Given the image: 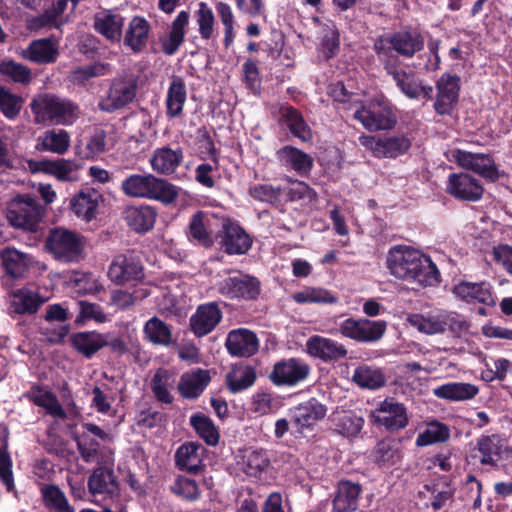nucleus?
Masks as SVG:
<instances>
[{"mask_svg":"<svg viewBox=\"0 0 512 512\" xmlns=\"http://www.w3.org/2000/svg\"><path fill=\"white\" fill-rule=\"evenodd\" d=\"M173 382L174 379L171 371L165 368L156 370L151 379L150 388L157 401L164 404H171L173 402L174 397L170 392Z\"/></svg>","mask_w":512,"mask_h":512,"instance_id":"46","label":"nucleus"},{"mask_svg":"<svg viewBox=\"0 0 512 512\" xmlns=\"http://www.w3.org/2000/svg\"><path fill=\"white\" fill-rule=\"evenodd\" d=\"M157 215V210L147 204L128 206L123 212V218L127 226L140 234L153 229Z\"/></svg>","mask_w":512,"mask_h":512,"instance_id":"23","label":"nucleus"},{"mask_svg":"<svg viewBox=\"0 0 512 512\" xmlns=\"http://www.w3.org/2000/svg\"><path fill=\"white\" fill-rule=\"evenodd\" d=\"M453 293L468 303H482L489 306L495 304L491 286L486 282H460L454 286Z\"/></svg>","mask_w":512,"mask_h":512,"instance_id":"31","label":"nucleus"},{"mask_svg":"<svg viewBox=\"0 0 512 512\" xmlns=\"http://www.w3.org/2000/svg\"><path fill=\"white\" fill-rule=\"evenodd\" d=\"M375 461L384 465H396L402 458V451L398 442L382 440L374 449Z\"/></svg>","mask_w":512,"mask_h":512,"instance_id":"54","label":"nucleus"},{"mask_svg":"<svg viewBox=\"0 0 512 512\" xmlns=\"http://www.w3.org/2000/svg\"><path fill=\"white\" fill-rule=\"evenodd\" d=\"M387 268L394 277L421 286L439 282V271L431 258L409 246L392 247L388 252Z\"/></svg>","mask_w":512,"mask_h":512,"instance_id":"1","label":"nucleus"},{"mask_svg":"<svg viewBox=\"0 0 512 512\" xmlns=\"http://www.w3.org/2000/svg\"><path fill=\"white\" fill-rule=\"evenodd\" d=\"M328 421L332 427L341 435L354 437L361 431L364 419L351 411H335L330 415Z\"/></svg>","mask_w":512,"mask_h":512,"instance_id":"39","label":"nucleus"},{"mask_svg":"<svg viewBox=\"0 0 512 512\" xmlns=\"http://www.w3.org/2000/svg\"><path fill=\"white\" fill-rule=\"evenodd\" d=\"M186 100L187 88L185 81L179 76H174L166 95V116L170 119L181 117Z\"/></svg>","mask_w":512,"mask_h":512,"instance_id":"35","label":"nucleus"},{"mask_svg":"<svg viewBox=\"0 0 512 512\" xmlns=\"http://www.w3.org/2000/svg\"><path fill=\"white\" fill-rule=\"evenodd\" d=\"M284 189L272 184H255L248 189V194L256 201L277 206L281 202Z\"/></svg>","mask_w":512,"mask_h":512,"instance_id":"55","label":"nucleus"},{"mask_svg":"<svg viewBox=\"0 0 512 512\" xmlns=\"http://www.w3.org/2000/svg\"><path fill=\"white\" fill-rule=\"evenodd\" d=\"M43 505L55 512H75L65 495L56 484H43L40 487Z\"/></svg>","mask_w":512,"mask_h":512,"instance_id":"44","label":"nucleus"},{"mask_svg":"<svg viewBox=\"0 0 512 512\" xmlns=\"http://www.w3.org/2000/svg\"><path fill=\"white\" fill-rule=\"evenodd\" d=\"M143 332L145 337L154 345L168 347L175 342L171 326L156 316L145 323Z\"/></svg>","mask_w":512,"mask_h":512,"instance_id":"43","label":"nucleus"},{"mask_svg":"<svg viewBox=\"0 0 512 512\" xmlns=\"http://www.w3.org/2000/svg\"><path fill=\"white\" fill-rule=\"evenodd\" d=\"M41 149L57 154H64L70 146V136L66 130H48L39 138Z\"/></svg>","mask_w":512,"mask_h":512,"instance_id":"52","label":"nucleus"},{"mask_svg":"<svg viewBox=\"0 0 512 512\" xmlns=\"http://www.w3.org/2000/svg\"><path fill=\"white\" fill-rule=\"evenodd\" d=\"M408 323L421 333L434 335L444 333L443 311H431L427 314H410Z\"/></svg>","mask_w":512,"mask_h":512,"instance_id":"40","label":"nucleus"},{"mask_svg":"<svg viewBox=\"0 0 512 512\" xmlns=\"http://www.w3.org/2000/svg\"><path fill=\"white\" fill-rule=\"evenodd\" d=\"M40 171L55 176L60 181L70 180V174L73 171L72 165L65 159L41 160L38 162Z\"/></svg>","mask_w":512,"mask_h":512,"instance_id":"62","label":"nucleus"},{"mask_svg":"<svg viewBox=\"0 0 512 512\" xmlns=\"http://www.w3.org/2000/svg\"><path fill=\"white\" fill-rule=\"evenodd\" d=\"M190 13L180 11L172 21L166 37L161 39V50L166 55H174L184 43L186 29L189 25Z\"/></svg>","mask_w":512,"mask_h":512,"instance_id":"28","label":"nucleus"},{"mask_svg":"<svg viewBox=\"0 0 512 512\" xmlns=\"http://www.w3.org/2000/svg\"><path fill=\"white\" fill-rule=\"evenodd\" d=\"M352 380L359 387L370 390L379 389L386 383L382 370L369 365L357 367L352 375Z\"/></svg>","mask_w":512,"mask_h":512,"instance_id":"47","label":"nucleus"},{"mask_svg":"<svg viewBox=\"0 0 512 512\" xmlns=\"http://www.w3.org/2000/svg\"><path fill=\"white\" fill-rule=\"evenodd\" d=\"M216 241L227 255H244L253 243L251 236L237 222L229 217L221 218V227L216 232Z\"/></svg>","mask_w":512,"mask_h":512,"instance_id":"7","label":"nucleus"},{"mask_svg":"<svg viewBox=\"0 0 512 512\" xmlns=\"http://www.w3.org/2000/svg\"><path fill=\"white\" fill-rule=\"evenodd\" d=\"M359 143L376 158H397L411 147L410 139L403 134L371 136L361 135Z\"/></svg>","mask_w":512,"mask_h":512,"instance_id":"9","label":"nucleus"},{"mask_svg":"<svg viewBox=\"0 0 512 512\" xmlns=\"http://www.w3.org/2000/svg\"><path fill=\"white\" fill-rule=\"evenodd\" d=\"M122 192L132 198L155 200L169 205L179 196L178 187L151 173L131 174L121 183Z\"/></svg>","mask_w":512,"mask_h":512,"instance_id":"3","label":"nucleus"},{"mask_svg":"<svg viewBox=\"0 0 512 512\" xmlns=\"http://www.w3.org/2000/svg\"><path fill=\"white\" fill-rule=\"evenodd\" d=\"M437 96L434 109L439 115H448L458 102L460 79L450 74H443L436 83Z\"/></svg>","mask_w":512,"mask_h":512,"instance_id":"21","label":"nucleus"},{"mask_svg":"<svg viewBox=\"0 0 512 512\" xmlns=\"http://www.w3.org/2000/svg\"><path fill=\"white\" fill-rule=\"evenodd\" d=\"M451 156L458 166L465 170L473 171L490 182H496L503 175L489 154L454 149L451 151Z\"/></svg>","mask_w":512,"mask_h":512,"instance_id":"10","label":"nucleus"},{"mask_svg":"<svg viewBox=\"0 0 512 512\" xmlns=\"http://www.w3.org/2000/svg\"><path fill=\"white\" fill-rule=\"evenodd\" d=\"M218 291L230 300H256L261 293V283L257 277L238 272L223 279Z\"/></svg>","mask_w":512,"mask_h":512,"instance_id":"12","label":"nucleus"},{"mask_svg":"<svg viewBox=\"0 0 512 512\" xmlns=\"http://www.w3.org/2000/svg\"><path fill=\"white\" fill-rule=\"evenodd\" d=\"M223 312L215 301L200 304L189 319L191 332L201 338L211 333L221 322Z\"/></svg>","mask_w":512,"mask_h":512,"instance_id":"17","label":"nucleus"},{"mask_svg":"<svg viewBox=\"0 0 512 512\" xmlns=\"http://www.w3.org/2000/svg\"><path fill=\"white\" fill-rule=\"evenodd\" d=\"M221 220L215 214L198 210L189 219L185 234L190 243L206 249L216 241L214 226Z\"/></svg>","mask_w":512,"mask_h":512,"instance_id":"11","label":"nucleus"},{"mask_svg":"<svg viewBox=\"0 0 512 512\" xmlns=\"http://www.w3.org/2000/svg\"><path fill=\"white\" fill-rule=\"evenodd\" d=\"M0 74L20 84H28L32 79L31 70L27 66L13 60H3L0 62Z\"/></svg>","mask_w":512,"mask_h":512,"instance_id":"61","label":"nucleus"},{"mask_svg":"<svg viewBox=\"0 0 512 512\" xmlns=\"http://www.w3.org/2000/svg\"><path fill=\"white\" fill-rule=\"evenodd\" d=\"M171 491L183 499L194 502L200 498V489L194 479L185 476H178L171 486Z\"/></svg>","mask_w":512,"mask_h":512,"instance_id":"63","label":"nucleus"},{"mask_svg":"<svg viewBox=\"0 0 512 512\" xmlns=\"http://www.w3.org/2000/svg\"><path fill=\"white\" fill-rule=\"evenodd\" d=\"M502 439L499 435L482 436L477 441V450L480 453V463L495 467L501 459Z\"/></svg>","mask_w":512,"mask_h":512,"instance_id":"42","label":"nucleus"},{"mask_svg":"<svg viewBox=\"0 0 512 512\" xmlns=\"http://www.w3.org/2000/svg\"><path fill=\"white\" fill-rule=\"evenodd\" d=\"M389 43L393 50L405 57L413 56L424 46V40L417 32L400 31L392 35Z\"/></svg>","mask_w":512,"mask_h":512,"instance_id":"41","label":"nucleus"},{"mask_svg":"<svg viewBox=\"0 0 512 512\" xmlns=\"http://www.w3.org/2000/svg\"><path fill=\"white\" fill-rule=\"evenodd\" d=\"M198 32L203 40H209L213 37L215 27V16L213 10L205 2L198 4V10L195 12Z\"/></svg>","mask_w":512,"mask_h":512,"instance_id":"60","label":"nucleus"},{"mask_svg":"<svg viewBox=\"0 0 512 512\" xmlns=\"http://www.w3.org/2000/svg\"><path fill=\"white\" fill-rule=\"evenodd\" d=\"M270 466V457L265 449L247 451L243 456V471L250 477H260Z\"/></svg>","mask_w":512,"mask_h":512,"instance_id":"50","label":"nucleus"},{"mask_svg":"<svg viewBox=\"0 0 512 512\" xmlns=\"http://www.w3.org/2000/svg\"><path fill=\"white\" fill-rule=\"evenodd\" d=\"M21 108V97L11 93L6 87L0 86V111L3 115L13 120L19 115Z\"/></svg>","mask_w":512,"mask_h":512,"instance_id":"64","label":"nucleus"},{"mask_svg":"<svg viewBox=\"0 0 512 512\" xmlns=\"http://www.w3.org/2000/svg\"><path fill=\"white\" fill-rule=\"evenodd\" d=\"M446 192L460 201L477 202L483 196L484 187L474 176L459 172L448 176Z\"/></svg>","mask_w":512,"mask_h":512,"instance_id":"16","label":"nucleus"},{"mask_svg":"<svg viewBox=\"0 0 512 512\" xmlns=\"http://www.w3.org/2000/svg\"><path fill=\"white\" fill-rule=\"evenodd\" d=\"M387 72L392 76L396 86L409 99L418 100L420 80L414 74L395 67H387Z\"/></svg>","mask_w":512,"mask_h":512,"instance_id":"48","label":"nucleus"},{"mask_svg":"<svg viewBox=\"0 0 512 512\" xmlns=\"http://www.w3.org/2000/svg\"><path fill=\"white\" fill-rule=\"evenodd\" d=\"M478 393L476 385L466 382H449L433 389L434 396L452 402L471 400Z\"/></svg>","mask_w":512,"mask_h":512,"instance_id":"36","label":"nucleus"},{"mask_svg":"<svg viewBox=\"0 0 512 512\" xmlns=\"http://www.w3.org/2000/svg\"><path fill=\"white\" fill-rule=\"evenodd\" d=\"M44 299L39 293L21 288L13 292L10 309L12 313L18 315H33L38 312Z\"/></svg>","mask_w":512,"mask_h":512,"instance_id":"38","label":"nucleus"},{"mask_svg":"<svg viewBox=\"0 0 512 512\" xmlns=\"http://www.w3.org/2000/svg\"><path fill=\"white\" fill-rule=\"evenodd\" d=\"M216 13L224 27L223 44L225 48H229L235 39V16L231 6L223 1H218L215 4Z\"/></svg>","mask_w":512,"mask_h":512,"instance_id":"57","label":"nucleus"},{"mask_svg":"<svg viewBox=\"0 0 512 512\" xmlns=\"http://www.w3.org/2000/svg\"><path fill=\"white\" fill-rule=\"evenodd\" d=\"M257 379L256 371L252 366H246L240 371H233L226 375V385L233 394L242 392L254 385Z\"/></svg>","mask_w":512,"mask_h":512,"instance_id":"53","label":"nucleus"},{"mask_svg":"<svg viewBox=\"0 0 512 512\" xmlns=\"http://www.w3.org/2000/svg\"><path fill=\"white\" fill-rule=\"evenodd\" d=\"M138 83L135 78L114 79L105 98L99 102L102 111L113 113L132 103L136 97Z\"/></svg>","mask_w":512,"mask_h":512,"instance_id":"14","label":"nucleus"},{"mask_svg":"<svg viewBox=\"0 0 512 512\" xmlns=\"http://www.w3.org/2000/svg\"><path fill=\"white\" fill-rule=\"evenodd\" d=\"M280 406L278 396L265 390L257 391L252 397L251 410L260 416L275 413Z\"/></svg>","mask_w":512,"mask_h":512,"instance_id":"59","label":"nucleus"},{"mask_svg":"<svg viewBox=\"0 0 512 512\" xmlns=\"http://www.w3.org/2000/svg\"><path fill=\"white\" fill-rule=\"evenodd\" d=\"M102 195L94 188L85 187L77 192L70 200V209L83 220L89 222L96 217Z\"/></svg>","mask_w":512,"mask_h":512,"instance_id":"26","label":"nucleus"},{"mask_svg":"<svg viewBox=\"0 0 512 512\" xmlns=\"http://www.w3.org/2000/svg\"><path fill=\"white\" fill-rule=\"evenodd\" d=\"M279 114L280 124L285 125L293 136L303 142L311 140V130L305 122L302 113L298 109L288 103L281 104L279 107Z\"/></svg>","mask_w":512,"mask_h":512,"instance_id":"30","label":"nucleus"},{"mask_svg":"<svg viewBox=\"0 0 512 512\" xmlns=\"http://www.w3.org/2000/svg\"><path fill=\"white\" fill-rule=\"evenodd\" d=\"M189 422L196 434L208 446H216L219 443V430L210 417L202 412H197L190 417Z\"/></svg>","mask_w":512,"mask_h":512,"instance_id":"45","label":"nucleus"},{"mask_svg":"<svg viewBox=\"0 0 512 512\" xmlns=\"http://www.w3.org/2000/svg\"><path fill=\"white\" fill-rule=\"evenodd\" d=\"M7 220L17 229L36 232L42 220V207L29 196H17L8 206Z\"/></svg>","mask_w":512,"mask_h":512,"instance_id":"5","label":"nucleus"},{"mask_svg":"<svg viewBox=\"0 0 512 512\" xmlns=\"http://www.w3.org/2000/svg\"><path fill=\"white\" fill-rule=\"evenodd\" d=\"M108 277L116 284L141 281L144 278L140 260L132 254L117 255L109 266Z\"/></svg>","mask_w":512,"mask_h":512,"instance_id":"18","label":"nucleus"},{"mask_svg":"<svg viewBox=\"0 0 512 512\" xmlns=\"http://www.w3.org/2000/svg\"><path fill=\"white\" fill-rule=\"evenodd\" d=\"M88 491L92 495H113L118 489V482L112 469L98 466L93 469L87 480Z\"/></svg>","mask_w":512,"mask_h":512,"instance_id":"34","label":"nucleus"},{"mask_svg":"<svg viewBox=\"0 0 512 512\" xmlns=\"http://www.w3.org/2000/svg\"><path fill=\"white\" fill-rule=\"evenodd\" d=\"M450 437V429L447 425L434 421L427 424L426 429L416 439L418 446H427L433 443L445 442Z\"/></svg>","mask_w":512,"mask_h":512,"instance_id":"58","label":"nucleus"},{"mask_svg":"<svg viewBox=\"0 0 512 512\" xmlns=\"http://www.w3.org/2000/svg\"><path fill=\"white\" fill-rule=\"evenodd\" d=\"M361 487L357 483L341 481L333 499L332 512H352L357 509Z\"/></svg>","mask_w":512,"mask_h":512,"instance_id":"37","label":"nucleus"},{"mask_svg":"<svg viewBox=\"0 0 512 512\" xmlns=\"http://www.w3.org/2000/svg\"><path fill=\"white\" fill-rule=\"evenodd\" d=\"M311 373L309 364L297 357L276 361L269 374V380L278 387H294L305 382Z\"/></svg>","mask_w":512,"mask_h":512,"instance_id":"8","label":"nucleus"},{"mask_svg":"<svg viewBox=\"0 0 512 512\" xmlns=\"http://www.w3.org/2000/svg\"><path fill=\"white\" fill-rule=\"evenodd\" d=\"M84 237L66 228L56 227L50 230L46 241V250L59 262L77 263L83 258Z\"/></svg>","mask_w":512,"mask_h":512,"instance_id":"4","label":"nucleus"},{"mask_svg":"<svg viewBox=\"0 0 512 512\" xmlns=\"http://www.w3.org/2000/svg\"><path fill=\"white\" fill-rule=\"evenodd\" d=\"M386 329V321L367 318H348L340 324L339 328L343 336L361 343L379 341L384 336Z\"/></svg>","mask_w":512,"mask_h":512,"instance_id":"13","label":"nucleus"},{"mask_svg":"<svg viewBox=\"0 0 512 512\" xmlns=\"http://www.w3.org/2000/svg\"><path fill=\"white\" fill-rule=\"evenodd\" d=\"M30 108L36 124L69 126L75 123L80 115L78 104L53 93L35 96L30 103Z\"/></svg>","mask_w":512,"mask_h":512,"instance_id":"2","label":"nucleus"},{"mask_svg":"<svg viewBox=\"0 0 512 512\" xmlns=\"http://www.w3.org/2000/svg\"><path fill=\"white\" fill-rule=\"evenodd\" d=\"M71 347L86 359H91L105 347L104 334L92 331L74 332L69 336Z\"/></svg>","mask_w":512,"mask_h":512,"instance_id":"29","label":"nucleus"},{"mask_svg":"<svg viewBox=\"0 0 512 512\" xmlns=\"http://www.w3.org/2000/svg\"><path fill=\"white\" fill-rule=\"evenodd\" d=\"M278 154L282 161H285L297 172H305L312 167L311 157L293 146H284Z\"/></svg>","mask_w":512,"mask_h":512,"instance_id":"56","label":"nucleus"},{"mask_svg":"<svg viewBox=\"0 0 512 512\" xmlns=\"http://www.w3.org/2000/svg\"><path fill=\"white\" fill-rule=\"evenodd\" d=\"M225 348L232 357L249 358L259 350V339L247 328L231 330L225 340Z\"/></svg>","mask_w":512,"mask_h":512,"instance_id":"20","label":"nucleus"},{"mask_svg":"<svg viewBox=\"0 0 512 512\" xmlns=\"http://www.w3.org/2000/svg\"><path fill=\"white\" fill-rule=\"evenodd\" d=\"M371 418L375 424L394 432L405 428L408 424V415L403 403L394 398H386L372 411Z\"/></svg>","mask_w":512,"mask_h":512,"instance_id":"15","label":"nucleus"},{"mask_svg":"<svg viewBox=\"0 0 512 512\" xmlns=\"http://www.w3.org/2000/svg\"><path fill=\"white\" fill-rule=\"evenodd\" d=\"M150 29V23L144 17L134 16L125 32L124 45L133 53L142 52L147 45Z\"/></svg>","mask_w":512,"mask_h":512,"instance_id":"33","label":"nucleus"},{"mask_svg":"<svg viewBox=\"0 0 512 512\" xmlns=\"http://www.w3.org/2000/svg\"><path fill=\"white\" fill-rule=\"evenodd\" d=\"M200 449L203 447L198 442L190 441L180 445L174 455L176 467L181 471L198 474L202 470Z\"/></svg>","mask_w":512,"mask_h":512,"instance_id":"32","label":"nucleus"},{"mask_svg":"<svg viewBox=\"0 0 512 512\" xmlns=\"http://www.w3.org/2000/svg\"><path fill=\"white\" fill-rule=\"evenodd\" d=\"M57 50L51 39L43 38L32 41L27 48L26 57L35 63H52L56 60Z\"/></svg>","mask_w":512,"mask_h":512,"instance_id":"51","label":"nucleus"},{"mask_svg":"<svg viewBox=\"0 0 512 512\" xmlns=\"http://www.w3.org/2000/svg\"><path fill=\"white\" fill-rule=\"evenodd\" d=\"M6 274L12 278L17 279L27 272L28 264L26 255L13 248H5L0 252Z\"/></svg>","mask_w":512,"mask_h":512,"instance_id":"49","label":"nucleus"},{"mask_svg":"<svg viewBox=\"0 0 512 512\" xmlns=\"http://www.w3.org/2000/svg\"><path fill=\"white\" fill-rule=\"evenodd\" d=\"M320 420V402L316 398L300 403L290 410V423L296 433L307 437L315 431Z\"/></svg>","mask_w":512,"mask_h":512,"instance_id":"19","label":"nucleus"},{"mask_svg":"<svg viewBox=\"0 0 512 512\" xmlns=\"http://www.w3.org/2000/svg\"><path fill=\"white\" fill-rule=\"evenodd\" d=\"M357 119L369 131L391 130L397 123L389 103L384 99H374L354 112Z\"/></svg>","mask_w":512,"mask_h":512,"instance_id":"6","label":"nucleus"},{"mask_svg":"<svg viewBox=\"0 0 512 512\" xmlns=\"http://www.w3.org/2000/svg\"><path fill=\"white\" fill-rule=\"evenodd\" d=\"M183 159L184 153L181 147L172 149L167 145L156 148L149 159V163L152 170L157 174L169 176L177 170Z\"/></svg>","mask_w":512,"mask_h":512,"instance_id":"22","label":"nucleus"},{"mask_svg":"<svg viewBox=\"0 0 512 512\" xmlns=\"http://www.w3.org/2000/svg\"><path fill=\"white\" fill-rule=\"evenodd\" d=\"M210 381L209 370L196 368L181 375L177 389L183 398L194 400L202 395Z\"/></svg>","mask_w":512,"mask_h":512,"instance_id":"24","label":"nucleus"},{"mask_svg":"<svg viewBox=\"0 0 512 512\" xmlns=\"http://www.w3.org/2000/svg\"><path fill=\"white\" fill-rule=\"evenodd\" d=\"M24 397L34 405L44 408L48 415L66 420L68 415L65 409L60 404L57 396L38 383H33L30 389L25 392Z\"/></svg>","mask_w":512,"mask_h":512,"instance_id":"25","label":"nucleus"},{"mask_svg":"<svg viewBox=\"0 0 512 512\" xmlns=\"http://www.w3.org/2000/svg\"><path fill=\"white\" fill-rule=\"evenodd\" d=\"M124 17L113 10H103L94 17V30L111 43H118L122 38Z\"/></svg>","mask_w":512,"mask_h":512,"instance_id":"27","label":"nucleus"}]
</instances>
